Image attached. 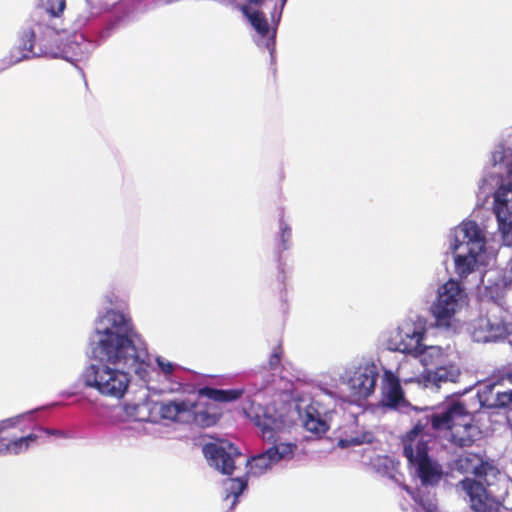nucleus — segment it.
I'll use <instances>...</instances> for the list:
<instances>
[{
  "instance_id": "nucleus-30",
  "label": "nucleus",
  "mask_w": 512,
  "mask_h": 512,
  "mask_svg": "<svg viewBox=\"0 0 512 512\" xmlns=\"http://www.w3.org/2000/svg\"><path fill=\"white\" fill-rule=\"evenodd\" d=\"M304 427L316 436L324 434L329 428L324 420L314 417L312 414H307L304 420Z\"/></svg>"
},
{
  "instance_id": "nucleus-29",
  "label": "nucleus",
  "mask_w": 512,
  "mask_h": 512,
  "mask_svg": "<svg viewBox=\"0 0 512 512\" xmlns=\"http://www.w3.org/2000/svg\"><path fill=\"white\" fill-rule=\"evenodd\" d=\"M273 443L274 445L267 450L273 456V459L276 463L282 459L292 456L294 450L297 448L296 444L294 443Z\"/></svg>"
},
{
  "instance_id": "nucleus-41",
  "label": "nucleus",
  "mask_w": 512,
  "mask_h": 512,
  "mask_svg": "<svg viewBox=\"0 0 512 512\" xmlns=\"http://www.w3.org/2000/svg\"><path fill=\"white\" fill-rule=\"evenodd\" d=\"M137 420H139V421H143V420H146V419H145V418H143V417H138V418H137Z\"/></svg>"
},
{
  "instance_id": "nucleus-36",
  "label": "nucleus",
  "mask_w": 512,
  "mask_h": 512,
  "mask_svg": "<svg viewBox=\"0 0 512 512\" xmlns=\"http://www.w3.org/2000/svg\"><path fill=\"white\" fill-rule=\"evenodd\" d=\"M38 431L43 434L44 441H46L51 435L61 437L63 436V432L55 429H47L43 427H38Z\"/></svg>"
},
{
  "instance_id": "nucleus-27",
  "label": "nucleus",
  "mask_w": 512,
  "mask_h": 512,
  "mask_svg": "<svg viewBox=\"0 0 512 512\" xmlns=\"http://www.w3.org/2000/svg\"><path fill=\"white\" fill-rule=\"evenodd\" d=\"M492 161L495 162V167L499 166L505 168L508 175L512 176V147L497 148L492 154Z\"/></svg>"
},
{
  "instance_id": "nucleus-37",
  "label": "nucleus",
  "mask_w": 512,
  "mask_h": 512,
  "mask_svg": "<svg viewBox=\"0 0 512 512\" xmlns=\"http://www.w3.org/2000/svg\"><path fill=\"white\" fill-rule=\"evenodd\" d=\"M281 237H282V242H283V246H284V249L287 248L286 246V242L290 239L291 237V229L287 226H285L284 228H282V234H281Z\"/></svg>"
},
{
  "instance_id": "nucleus-14",
  "label": "nucleus",
  "mask_w": 512,
  "mask_h": 512,
  "mask_svg": "<svg viewBox=\"0 0 512 512\" xmlns=\"http://www.w3.org/2000/svg\"><path fill=\"white\" fill-rule=\"evenodd\" d=\"M455 467L463 473H471L483 479L488 486L492 485L491 479L497 478L499 471L492 465L484 462L476 454L466 453L456 461Z\"/></svg>"
},
{
  "instance_id": "nucleus-20",
  "label": "nucleus",
  "mask_w": 512,
  "mask_h": 512,
  "mask_svg": "<svg viewBox=\"0 0 512 512\" xmlns=\"http://www.w3.org/2000/svg\"><path fill=\"white\" fill-rule=\"evenodd\" d=\"M430 311L438 326H448V282L438 288L437 300L431 305Z\"/></svg>"
},
{
  "instance_id": "nucleus-35",
  "label": "nucleus",
  "mask_w": 512,
  "mask_h": 512,
  "mask_svg": "<svg viewBox=\"0 0 512 512\" xmlns=\"http://www.w3.org/2000/svg\"><path fill=\"white\" fill-rule=\"evenodd\" d=\"M22 438L25 440L27 448L30 447L31 443H34L38 440L44 441L43 434L38 431V428L36 429V432L30 433L26 436H22Z\"/></svg>"
},
{
  "instance_id": "nucleus-21",
  "label": "nucleus",
  "mask_w": 512,
  "mask_h": 512,
  "mask_svg": "<svg viewBox=\"0 0 512 512\" xmlns=\"http://www.w3.org/2000/svg\"><path fill=\"white\" fill-rule=\"evenodd\" d=\"M450 314H454L457 309H461L467 304V295L464 289L456 282L450 280ZM458 320L450 315V329L458 330Z\"/></svg>"
},
{
  "instance_id": "nucleus-7",
  "label": "nucleus",
  "mask_w": 512,
  "mask_h": 512,
  "mask_svg": "<svg viewBox=\"0 0 512 512\" xmlns=\"http://www.w3.org/2000/svg\"><path fill=\"white\" fill-rule=\"evenodd\" d=\"M203 454L210 466L215 467L225 475H231L235 470V459L241 456L237 446L227 440L207 443L202 448Z\"/></svg>"
},
{
  "instance_id": "nucleus-11",
  "label": "nucleus",
  "mask_w": 512,
  "mask_h": 512,
  "mask_svg": "<svg viewBox=\"0 0 512 512\" xmlns=\"http://www.w3.org/2000/svg\"><path fill=\"white\" fill-rule=\"evenodd\" d=\"M424 331L413 321H404L388 339L392 351L414 355L422 345Z\"/></svg>"
},
{
  "instance_id": "nucleus-39",
  "label": "nucleus",
  "mask_w": 512,
  "mask_h": 512,
  "mask_svg": "<svg viewBox=\"0 0 512 512\" xmlns=\"http://www.w3.org/2000/svg\"><path fill=\"white\" fill-rule=\"evenodd\" d=\"M250 4H254V5H262V3L264 2V0H247Z\"/></svg>"
},
{
  "instance_id": "nucleus-42",
  "label": "nucleus",
  "mask_w": 512,
  "mask_h": 512,
  "mask_svg": "<svg viewBox=\"0 0 512 512\" xmlns=\"http://www.w3.org/2000/svg\"><path fill=\"white\" fill-rule=\"evenodd\" d=\"M286 1H287V0H282V5H284Z\"/></svg>"
},
{
  "instance_id": "nucleus-34",
  "label": "nucleus",
  "mask_w": 512,
  "mask_h": 512,
  "mask_svg": "<svg viewBox=\"0 0 512 512\" xmlns=\"http://www.w3.org/2000/svg\"><path fill=\"white\" fill-rule=\"evenodd\" d=\"M156 363H157L158 367L160 368V370L165 375H171L175 370V365L173 363L166 361L164 358H162L160 356H158L156 358Z\"/></svg>"
},
{
  "instance_id": "nucleus-9",
  "label": "nucleus",
  "mask_w": 512,
  "mask_h": 512,
  "mask_svg": "<svg viewBox=\"0 0 512 512\" xmlns=\"http://www.w3.org/2000/svg\"><path fill=\"white\" fill-rule=\"evenodd\" d=\"M479 433V428L473 424L472 415L463 413L459 404L450 401V440L460 446H468Z\"/></svg>"
},
{
  "instance_id": "nucleus-17",
  "label": "nucleus",
  "mask_w": 512,
  "mask_h": 512,
  "mask_svg": "<svg viewBox=\"0 0 512 512\" xmlns=\"http://www.w3.org/2000/svg\"><path fill=\"white\" fill-rule=\"evenodd\" d=\"M156 406H158V412L162 419L179 423H191V400L184 399L159 402L156 403Z\"/></svg>"
},
{
  "instance_id": "nucleus-1",
  "label": "nucleus",
  "mask_w": 512,
  "mask_h": 512,
  "mask_svg": "<svg viewBox=\"0 0 512 512\" xmlns=\"http://www.w3.org/2000/svg\"><path fill=\"white\" fill-rule=\"evenodd\" d=\"M105 319L109 326L96 330L99 340L92 349L94 363L85 368L82 378L100 394L121 398L129 386L130 373L144 381L148 378L150 355L123 314L109 311Z\"/></svg>"
},
{
  "instance_id": "nucleus-32",
  "label": "nucleus",
  "mask_w": 512,
  "mask_h": 512,
  "mask_svg": "<svg viewBox=\"0 0 512 512\" xmlns=\"http://www.w3.org/2000/svg\"><path fill=\"white\" fill-rule=\"evenodd\" d=\"M42 7L54 17L63 13L66 7V0H40Z\"/></svg>"
},
{
  "instance_id": "nucleus-10",
  "label": "nucleus",
  "mask_w": 512,
  "mask_h": 512,
  "mask_svg": "<svg viewBox=\"0 0 512 512\" xmlns=\"http://www.w3.org/2000/svg\"><path fill=\"white\" fill-rule=\"evenodd\" d=\"M482 405L494 408L512 406V367L506 372L500 382L486 383L478 391Z\"/></svg>"
},
{
  "instance_id": "nucleus-2",
  "label": "nucleus",
  "mask_w": 512,
  "mask_h": 512,
  "mask_svg": "<svg viewBox=\"0 0 512 512\" xmlns=\"http://www.w3.org/2000/svg\"><path fill=\"white\" fill-rule=\"evenodd\" d=\"M450 246L455 251V270L461 277L479 266L488 265L495 251L486 246L484 230L472 220H464L454 228Z\"/></svg>"
},
{
  "instance_id": "nucleus-3",
  "label": "nucleus",
  "mask_w": 512,
  "mask_h": 512,
  "mask_svg": "<svg viewBox=\"0 0 512 512\" xmlns=\"http://www.w3.org/2000/svg\"><path fill=\"white\" fill-rule=\"evenodd\" d=\"M245 390L243 388L217 389L209 386L197 390L198 400L192 401L190 409L191 423L199 427H212L218 423L223 415L220 404L239 400Z\"/></svg>"
},
{
  "instance_id": "nucleus-22",
  "label": "nucleus",
  "mask_w": 512,
  "mask_h": 512,
  "mask_svg": "<svg viewBox=\"0 0 512 512\" xmlns=\"http://www.w3.org/2000/svg\"><path fill=\"white\" fill-rule=\"evenodd\" d=\"M18 49L21 55L17 57V60L40 56L44 53V50L41 48L38 50L35 49V32L32 29L23 31Z\"/></svg>"
},
{
  "instance_id": "nucleus-38",
  "label": "nucleus",
  "mask_w": 512,
  "mask_h": 512,
  "mask_svg": "<svg viewBox=\"0 0 512 512\" xmlns=\"http://www.w3.org/2000/svg\"><path fill=\"white\" fill-rule=\"evenodd\" d=\"M438 380L440 382H446L448 380V371L444 370L443 373L439 375Z\"/></svg>"
},
{
  "instance_id": "nucleus-4",
  "label": "nucleus",
  "mask_w": 512,
  "mask_h": 512,
  "mask_svg": "<svg viewBox=\"0 0 512 512\" xmlns=\"http://www.w3.org/2000/svg\"><path fill=\"white\" fill-rule=\"evenodd\" d=\"M500 183L499 188L494 193V212L496 214L499 230L503 242L506 246L512 245V175H508L505 168L495 167L493 161V170L488 177L483 179L480 189L485 191V186L491 189Z\"/></svg>"
},
{
  "instance_id": "nucleus-31",
  "label": "nucleus",
  "mask_w": 512,
  "mask_h": 512,
  "mask_svg": "<svg viewBox=\"0 0 512 512\" xmlns=\"http://www.w3.org/2000/svg\"><path fill=\"white\" fill-rule=\"evenodd\" d=\"M228 493L226 499L233 496L232 507L236 504L238 497L247 487V480L243 478H231L229 479Z\"/></svg>"
},
{
  "instance_id": "nucleus-12",
  "label": "nucleus",
  "mask_w": 512,
  "mask_h": 512,
  "mask_svg": "<svg viewBox=\"0 0 512 512\" xmlns=\"http://www.w3.org/2000/svg\"><path fill=\"white\" fill-rule=\"evenodd\" d=\"M511 285L512 258L506 268L491 269L484 273L479 293L483 299H488L494 302L499 299L503 295L504 290Z\"/></svg>"
},
{
  "instance_id": "nucleus-28",
  "label": "nucleus",
  "mask_w": 512,
  "mask_h": 512,
  "mask_svg": "<svg viewBox=\"0 0 512 512\" xmlns=\"http://www.w3.org/2000/svg\"><path fill=\"white\" fill-rule=\"evenodd\" d=\"M425 420L427 421V423L425 424V431H428L429 425H431V428L434 432H439L448 429V409L442 411L439 414L433 413L431 415H425L418 421Z\"/></svg>"
},
{
  "instance_id": "nucleus-26",
  "label": "nucleus",
  "mask_w": 512,
  "mask_h": 512,
  "mask_svg": "<svg viewBox=\"0 0 512 512\" xmlns=\"http://www.w3.org/2000/svg\"><path fill=\"white\" fill-rule=\"evenodd\" d=\"M414 502L422 508L423 512H438V508L432 499L425 495L420 489H412L406 484L401 485Z\"/></svg>"
},
{
  "instance_id": "nucleus-40",
  "label": "nucleus",
  "mask_w": 512,
  "mask_h": 512,
  "mask_svg": "<svg viewBox=\"0 0 512 512\" xmlns=\"http://www.w3.org/2000/svg\"><path fill=\"white\" fill-rule=\"evenodd\" d=\"M449 375H450V381H455V379L453 378V376H454V372L452 371V369H451V368H450Z\"/></svg>"
},
{
  "instance_id": "nucleus-5",
  "label": "nucleus",
  "mask_w": 512,
  "mask_h": 512,
  "mask_svg": "<svg viewBox=\"0 0 512 512\" xmlns=\"http://www.w3.org/2000/svg\"><path fill=\"white\" fill-rule=\"evenodd\" d=\"M245 413L261 430L262 437L270 442H276V435L289 426L287 419L274 406L252 402Z\"/></svg>"
},
{
  "instance_id": "nucleus-19",
  "label": "nucleus",
  "mask_w": 512,
  "mask_h": 512,
  "mask_svg": "<svg viewBox=\"0 0 512 512\" xmlns=\"http://www.w3.org/2000/svg\"><path fill=\"white\" fill-rule=\"evenodd\" d=\"M382 391L389 406H397L404 399L399 377L390 370L384 371Z\"/></svg>"
},
{
  "instance_id": "nucleus-16",
  "label": "nucleus",
  "mask_w": 512,
  "mask_h": 512,
  "mask_svg": "<svg viewBox=\"0 0 512 512\" xmlns=\"http://www.w3.org/2000/svg\"><path fill=\"white\" fill-rule=\"evenodd\" d=\"M21 416L8 418L0 421V454H19L26 451L28 448L25 444V440L21 437L9 438L8 431L14 429L20 423Z\"/></svg>"
},
{
  "instance_id": "nucleus-18",
  "label": "nucleus",
  "mask_w": 512,
  "mask_h": 512,
  "mask_svg": "<svg viewBox=\"0 0 512 512\" xmlns=\"http://www.w3.org/2000/svg\"><path fill=\"white\" fill-rule=\"evenodd\" d=\"M414 466L423 485H436L442 478L441 465L429 455L409 463Z\"/></svg>"
},
{
  "instance_id": "nucleus-13",
  "label": "nucleus",
  "mask_w": 512,
  "mask_h": 512,
  "mask_svg": "<svg viewBox=\"0 0 512 512\" xmlns=\"http://www.w3.org/2000/svg\"><path fill=\"white\" fill-rule=\"evenodd\" d=\"M497 309L498 307L492 304L486 315H479L471 322L469 331L474 341L491 342L504 334L505 329L502 321L491 315Z\"/></svg>"
},
{
  "instance_id": "nucleus-6",
  "label": "nucleus",
  "mask_w": 512,
  "mask_h": 512,
  "mask_svg": "<svg viewBox=\"0 0 512 512\" xmlns=\"http://www.w3.org/2000/svg\"><path fill=\"white\" fill-rule=\"evenodd\" d=\"M427 421H417L411 430L401 437L403 455L408 463L429 455V443L437 437L435 433L425 431Z\"/></svg>"
},
{
  "instance_id": "nucleus-25",
  "label": "nucleus",
  "mask_w": 512,
  "mask_h": 512,
  "mask_svg": "<svg viewBox=\"0 0 512 512\" xmlns=\"http://www.w3.org/2000/svg\"><path fill=\"white\" fill-rule=\"evenodd\" d=\"M413 356L419 357L420 362L425 367H434L437 368L440 363L439 359L442 356V351L440 347L437 346H423L419 348V351L416 352Z\"/></svg>"
},
{
  "instance_id": "nucleus-23",
  "label": "nucleus",
  "mask_w": 512,
  "mask_h": 512,
  "mask_svg": "<svg viewBox=\"0 0 512 512\" xmlns=\"http://www.w3.org/2000/svg\"><path fill=\"white\" fill-rule=\"evenodd\" d=\"M273 463H276L273 456L266 450L257 456H253L250 460H247V475L259 476L270 469Z\"/></svg>"
},
{
  "instance_id": "nucleus-33",
  "label": "nucleus",
  "mask_w": 512,
  "mask_h": 512,
  "mask_svg": "<svg viewBox=\"0 0 512 512\" xmlns=\"http://www.w3.org/2000/svg\"><path fill=\"white\" fill-rule=\"evenodd\" d=\"M283 353L284 351L281 344H278L276 347H274L268 361L269 369L276 370L280 367Z\"/></svg>"
},
{
  "instance_id": "nucleus-24",
  "label": "nucleus",
  "mask_w": 512,
  "mask_h": 512,
  "mask_svg": "<svg viewBox=\"0 0 512 512\" xmlns=\"http://www.w3.org/2000/svg\"><path fill=\"white\" fill-rule=\"evenodd\" d=\"M242 10L245 16L248 18L252 27L257 31L259 35L265 37L269 34V23L263 12L258 10H252L247 6H244Z\"/></svg>"
},
{
  "instance_id": "nucleus-8",
  "label": "nucleus",
  "mask_w": 512,
  "mask_h": 512,
  "mask_svg": "<svg viewBox=\"0 0 512 512\" xmlns=\"http://www.w3.org/2000/svg\"><path fill=\"white\" fill-rule=\"evenodd\" d=\"M457 487L469 498L471 507L476 512H505L507 510L498 499L492 496V491H488L479 481L466 478Z\"/></svg>"
},
{
  "instance_id": "nucleus-15",
  "label": "nucleus",
  "mask_w": 512,
  "mask_h": 512,
  "mask_svg": "<svg viewBox=\"0 0 512 512\" xmlns=\"http://www.w3.org/2000/svg\"><path fill=\"white\" fill-rule=\"evenodd\" d=\"M378 371L375 365L358 367L349 379V386L358 397L370 396L376 387Z\"/></svg>"
}]
</instances>
